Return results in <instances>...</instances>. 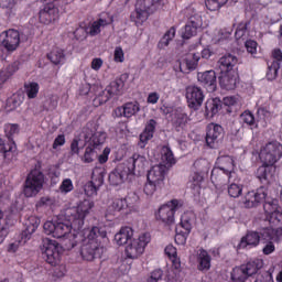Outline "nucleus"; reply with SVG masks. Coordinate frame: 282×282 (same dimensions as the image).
<instances>
[{"instance_id":"obj_1","label":"nucleus","mask_w":282,"mask_h":282,"mask_svg":"<svg viewBox=\"0 0 282 282\" xmlns=\"http://www.w3.org/2000/svg\"><path fill=\"white\" fill-rule=\"evenodd\" d=\"M94 202L89 199L83 200L79 206L65 210L66 223L61 220H47L43 225L45 235L54 237V239H63L64 250H73L78 246V235L72 234V229L82 230L85 226V217L91 213Z\"/></svg>"},{"instance_id":"obj_2","label":"nucleus","mask_w":282,"mask_h":282,"mask_svg":"<svg viewBox=\"0 0 282 282\" xmlns=\"http://www.w3.org/2000/svg\"><path fill=\"white\" fill-rule=\"evenodd\" d=\"M107 239V230L104 227H93L84 230V239L80 248L82 259L84 261H94L101 259L105 254L102 241Z\"/></svg>"},{"instance_id":"obj_3","label":"nucleus","mask_w":282,"mask_h":282,"mask_svg":"<svg viewBox=\"0 0 282 282\" xmlns=\"http://www.w3.org/2000/svg\"><path fill=\"white\" fill-rule=\"evenodd\" d=\"M166 3H169V0H138L135 10L130 14V20L135 23L137 26H140L149 19L150 14L162 10Z\"/></svg>"},{"instance_id":"obj_4","label":"nucleus","mask_w":282,"mask_h":282,"mask_svg":"<svg viewBox=\"0 0 282 282\" xmlns=\"http://www.w3.org/2000/svg\"><path fill=\"white\" fill-rule=\"evenodd\" d=\"M45 184V174L39 169L31 170L23 184L24 197H36L43 191Z\"/></svg>"},{"instance_id":"obj_5","label":"nucleus","mask_w":282,"mask_h":282,"mask_svg":"<svg viewBox=\"0 0 282 282\" xmlns=\"http://www.w3.org/2000/svg\"><path fill=\"white\" fill-rule=\"evenodd\" d=\"M263 268V260L254 259L246 264L236 267L231 271V281L230 282H246L250 276H254Z\"/></svg>"},{"instance_id":"obj_6","label":"nucleus","mask_w":282,"mask_h":282,"mask_svg":"<svg viewBox=\"0 0 282 282\" xmlns=\"http://www.w3.org/2000/svg\"><path fill=\"white\" fill-rule=\"evenodd\" d=\"M131 197L127 196L124 198H115L111 204L108 205L106 209V219L108 221H113V217H118L120 215H128V213H132L134 210L135 205L129 202Z\"/></svg>"},{"instance_id":"obj_7","label":"nucleus","mask_w":282,"mask_h":282,"mask_svg":"<svg viewBox=\"0 0 282 282\" xmlns=\"http://www.w3.org/2000/svg\"><path fill=\"white\" fill-rule=\"evenodd\" d=\"M183 206L184 202L174 198L159 208L155 218L159 221L166 224V226H171V224H175V213Z\"/></svg>"},{"instance_id":"obj_8","label":"nucleus","mask_w":282,"mask_h":282,"mask_svg":"<svg viewBox=\"0 0 282 282\" xmlns=\"http://www.w3.org/2000/svg\"><path fill=\"white\" fill-rule=\"evenodd\" d=\"M149 243H151V234L149 232H144L139 238L130 240L126 246V257L128 259H138V257L144 253V249Z\"/></svg>"},{"instance_id":"obj_9","label":"nucleus","mask_w":282,"mask_h":282,"mask_svg":"<svg viewBox=\"0 0 282 282\" xmlns=\"http://www.w3.org/2000/svg\"><path fill=\"white\" fill-rule=\"evenodd\" d=\"M4 134L8 138V143L2 147L1 152L6 160H12L17 155V142H14V135L19 133V123H6Z\"/></svg>"},{"instance_id":"obj_10","label":"nucleus","mask_w":282,"mask_h":282,"mask_svg":"<svg viewBox=\"0 0 282 282\" xmlns=\"http://www.w3.org/2000/svg\"><path fill=\"white\" fill-rule=\"evenodd\" d=\"M263 210L265 221H269V224H272L273 226H279L282 224V208L281 205H279V199L269 198L265 196Z\"/></svg>"},{"instance_id":"obj_11","label":"nucleus","mask_w":282,"mask_h":282,"mask_svg":"<svg viewBox=\"0 0 282 282\" xmlns=\"http://www.w3.org/2000/svg\"><path fill=\"white\" fill-rule=\"evenodd\" d=\"M262 164H274L282 158V145L281 143L273 141L267 143L260 151L259 154Z\"/></svg>"},{"instance_id":"obj_12","label":"nucleus","mask_w":282,"mask_h":282,"mask_svg":"<svg viewBox=\"0 0 282 282\" xmlns=\"http://www.w3.org/2000/svg\"><path fill=\"white\" fill-rule=\"evenodd\" d=\"M43 258L50 265L61 263V245L52 239L43 240Z\"/></svg>"},{"instance_id":"obj_13","label":"nucleus","mask_w":282,"mask_h":282,"mask_svg":"<svg viewBox=\"0 0 282 282\" xmlns=\"http://www.w3.org/2000/svg\"><path fill=\"white\" fill-rule=\"evenodd\" d=\"M232 107L237 105V98L225 97L223 101L219 98L209 99L205 104V116L206 118H215L217 113L221 110V107Z\"/></svg>"},{"instance_id":"obj_14","label":"nucleus","mask_w":282,"mask_h":282,"mask_svg":"<svg viewBox=\"0 0 282 282\" xmlns=\"http://www.w3.org/2000/svg\"><path fill=\"white\" fill-rule=\"evenodd\" d=\"M185 98L187 100V107L197 111L202 105H204V90L199 86L191 85L185 89Z\"/></svg>"},{"instance_id":"obj_15","label":"nucleus","mask_w":282,"mask_h":282,"mask_svg":"<svg viewBox=\"0 0 282 282\" xmlns=\"http://www.w3.org/2000/svg\"><path fill=\"white\" fill-rule=\"evenodd\" d=\"M0 45L7 50V52H15L21 45V33L18 30L9 29L0 34Z\"/></svg>"},{"instance_id":"obj_16","label":"nucleus","mask_w":282,"mask_h":282,"mask_svg":"<svg viewBox=\"0 0 282 282\" xmlns=\"http://www.w3.org/2000/svg\"><path fill=\"white\" fill-rule=\"evenodd\" d=\"M191 230H193V224L191 223L188 214L185 213L181 216L180 226L175 229V243H177V246H184L186 239H188V236L191 235Z\"/></svg>"},{"instance_id":"obj_17","label":"nucleus","mask_w":282,"mask_h":282,"mask_svg":"<svg viewBox=\"0 0 282 282\" xmlns=\"http://www.w3.org/2000/svg\"><path fill=\"white\" fill-rule=\"evenodd\" d=\"M224 140V127L217 123H209L206 129V144L209 149H217V144H219Z\"/></svg>"},{"instance_id":"obj_18","label":"nucleus","mask_w":282,"mask_h":282,"mask_svg":"<svg viewBox=\"0 0 282 282\" xmlns=\"http://www.w3.org/2000/svg\"><path fill=\"white\" fill-rule=\"evenodd\" d=\"M40 23L44 25H50V23H54V21H58V8L54 2L50 1L44 4L43 9L39 12Z\"/></svg>"},{"instance_id":"obj_19","label":"nucleus","mask_w":282,"mask_h":282,"mask_svg":"<svg viewBox=\"0 0 282 282\" xmlns=\"http://www.w3.org/2000/svg\"><path fill=\"white\" fill-rule=\"evenodd\" d=\"M140 111V102L128 101L113 110L115 118H133Z\"/></svg>"},{"instance_id":"obj_20","label":"nucleus","mask_w":282,"mask_h":282,"mask_svg":"<svg viewBox=\"0 0 282 282\" xmlns=\"http://www.w3.org/2000/svg\"><path fill=\"white\" fill-rule=\"evenodd\" d=\"M129 175H131L129 173V170H127V166L121 163L109 173V184L111 186H120L121 184H124V181L127 180V177H129Z\"/></svg>"},{"instance_id":"obj_21","label":"nucleus","mask_w":282,"mask_h":282,"mask_svg":"<svg viewBox=\"0 0 282 282\" xmlns=\"http://www.w3.org/2000/svg\"><path fill=\"white\" fill-rule=\"evenodd\" d=\"M236 176L237 174L226 172L219 167H214L210 174V182L214 184V186H224L225 184H228V182H232V178Z\"/></svg>"},{"instance_id":"obj_22","label":"nucleus","mask_w":282,"mask_h":282,"mask_svg":"<svg viewBox=\"0 0 282 282\" xmlns=\"http://www.w3.org/2000/svg\"><path fill=\"white\" fill-rule=\"evenodd\" d=\"M198 82L209 94L217 91V73H215V70L199 73Z\"/></svg>"},{"instance_id":"obj_23","label":"nucleus","mask_w":282,"mask_h":282,"mask_svg":"<svg viewBox=\"0 0 282 282\" xmlns=\"http://www.w3.org/2000/svg\"><path fill=\"white\" fill-rule=\"evenodd\" d=\"M202 28V15H192L182 32V37L185 40L193 39L197 34V30Z\"/></svg>"},{"instance_id":"obj_24","label":"nucleus","mask_w":282,"mask_h":282,"mask_svg":"<svg viewBox=\"0 0 282 282\" xmlns=\"http://www.w3.org/2000/svg\"><path fill=\"white\" fill-rule=\"evenodd\" d=\"M276 173V167L274 165L262 163L256 172L257 178L261 184H270L274 182V174Z\"/></svg>"},{"instance_id":"obj_25","label":"nucleus","mask_w":282,"mask_h":282,"mask_svg":"<svg viewBox=\"0 0 282 282\" xmlns=\"http://www.w3.org/2000/svg\"><path fill=\"white\" fill-rule=\"evenodd\" d=\"M96 171L93 172L91 181L88 182L84 191L88 197H94L98 193V188L105 184V175L102 172H99L98 175H96Z\"/></svg>"},{"instance_id":"obj_26","label":"nucleus","mask_w":282,"mask_h":282,"mask_svg":"<svg viewBox=\"0 0 282 282\" xmlns=\"http://www.w3.org/2000/svg\"><path fill=\"white\" fill-rule=\"evenodd\" d=\"M261 241V236L257 231H248L246 236L240 239L237 250H246V248H257Z\"/></svg>"},{"instance_id":"obj_27","label":"nucleus","mask_w":282,"mask_h":282,"mask_svg":"<svg viewBox=\"0 0 282 282\" xmlns=\"http://www.w3.org/2000/svg\"><path fill=\"white\" fill-rule=\"evenodd\" d=\"M158 127V121L155 119H150L144 130L141 132L139 137V147L140 149H144L147 144H149V140H152L153 135L155 134V128Z\"/></svg>"},{"instance_id":"obj_28","label":"nucleus","mask_w":282,"mask_h":282,"mask_svg":"<svg viewBox=\"0 0 282 282\" xmlns=\"http://www.w3.org/2000/svg\"><path fill=\"white\" fill-rule=\"evenodd\" d=\"M41 226V218L36 216H30L25 221V229L22 231V241L28 243L32 239V235L36 232V229Z\"/></svg>"},{"instance_id":"obj_29","label":"nucleus","mask_w":282,"mask_h":282,"mask_svg":"<svg viewBox=\"0 0 282 282\" xmlns=\"http://www.w3.org/2000/svg\"><path fill=\"white\" fill-rule=\"evenodd\" d=\"M165 177L166 165L163 164L152 166L147 175L148 182H154L155 184H159V186H162Z\"/></svg>"},{"instance_id":"obj_30","label":"nucleus","mask_w":282,"mask_h":282,"mask_svg":"<svg viewBox=\"0 0 282 282\" xmlns=\"http://www.w3.org/2000/svg\"><path fill=\"white\" fill-rule=\"evenodd\" d=\"M265 197H268V194L263 187L257 189V192H249L246 195L245 206L246 208H254L259 206V204H261Z\"/></svg>"},{"instance_id":"obj_31","label":"nucleus","mask_w":282,"mask_h":282,"mask_svg":"<svg viewBox=\"0 0 282 282\" xmlns=\"http://www.w3.org/2000/svg\"><path fill=\"white\" fill-rule=\"evenodd\" d=\"M147 163V158L134 153L131 158H129L123 165L128 170L130 175H133L135 173V169L140 172L142 169H144V164Z\"/></svg>"},{"instance_id":"obj_32","label":"nucleus","mask_w":282,"mask_h":282,"mask_svg":"<svg viewBox=\"0 0 282 282\" xmlns=\"http://www.w3.org/2000/svg\"><path fill=\"white\" fill-rule=\"evenodd\" d=\"M213 258L206 249H199L196 254L197 270L199 272H208L212 268Z\"/></svg>"},{"instance_id":"obj_33","label":"nucleus","mask_w":282,"mask_h":282,"mask_svg":"<svg viewBox=\"0 0 282 282\" xmlns=\"http://www.w3.org/2000/svg\"><path fill=\"white\" fill-rule=\"evenodd\" d=\"M237 56L232 54H226L218 61L219 69L221 74L232 72L235 65L238 63Z\"/></svg>"},{"instance_id":"obj_34","label":"nucleus","mask_w":282,"mask_h":282,"mask_svg":"<svg viewBox=\"0 0 282 282\" xmlns=\"http://www.w3.org/2000/svg\"><path fill=\"white\" fill-rule=\"evenodd\" d=\"M111 23H113V15L100 18L99 20L93 22L88 30V34L90 36H98V34L101 32L100 28H107V25H111Z\"/></svg>"},{"instance_id":"obj_35","label":"nucleus","mask_w":282,"mask_h":282,"mask_svg":"<svg viewBox=\"0 0 282 282\" xmlns=\"http://www.w3.org/2000/svg\"><path fill=\"white\" fill-rule=\"evenodd\" d=\"M216 164V169H220V171H226V173L237 175L235 172V160L230 158V155L218 156Z\"/></svg>"},{"instance_id":"obj_36","label":"nucleus","mask_w":282,"mask_h":282,"mask_svg":"<svg viewBox=\"0 0 282 282\" xmlns=\"http://www.w3.org/2000/svg\"><path fill=\"white\" fill-rule=\"evenodd\" d=\"M133 240V228L122 227L118 234L115 235L117 246H124Z\"/></svg>"},{"instance_id":"obj_37","label":"nucleus","mask_w":282,"mask_h":282,"mask_svg":"<svg viewBox=\"0 0 282 282\" xmlns=\"http://www.w3.org/2000/svg\"><path fill=\"white\" fill-rule=\"evenodd\" d=\"M122 89H124V80H122V78L112 80L106 88L107 100L113 98V96H121Z\"/></svg>"},{"instance_id":"obj_38","label":"nucleus","mask_w":282,"mask_h":282,"mask_svg":"<svg viewBox=\"0 0 282 282\" xmlns=\"http://www.w3.org/2000/svg\"><path fill=\"white\" fill-rule=\"evenodd\" d=\"M46 58L53 65H65V51L61 47H54L50 53L46 54Z\"/></svg>"},{"instance_id":"obj_39","label":"nucleus","mask_w":282,"mask_h":282,"mask_svg":"<svg viewBox=\"0 0 282 282\" xmlns=\"http://www.w3.org/2000/svg\"><path fill=\"white\" fill-rule=\"evenodd\" d=\"M202 182H204V176H202L200 172H194L191 175L188 185L195 197L202 193Z\"/></svg>"},{"instance_id":"obj_40","label":"nucleus","mask_w":282,"mask_h":282,"mask_svg":"<svg viewBox=\"0 0 282 282\" xmlns=\"http://www.w3.org/2000/svg\"><path fill=\"white\" fill-rule=\"evenodd\" d=\"M219 85L221 89L232 91L237 87V76L229 73H225L219 77Z\"/></svg>"},{"instance_id":"obj_41","label":"nucleus","mask_w":282,"mask_h":282,"mask_svg":"<svg viewBox=\"0 0 282 282\" xmlns=\"http://www.w3.org/2000/svg\"><path fill=\"white\" fill-rule=\"evenodd\" d=\"M24 97L21 93H15L11 97L7 99L6 111L10 113V111H15L19 109L20 105H23Z\"/></svg>"},{"instance_id":"obj_42","label":"nucleus","mask_w":282,"mask_h":282,"mask_svg":"<svg viewBox=\"0 0 282 282\" xmlns=\"http://www.w3.org/2000/svg\"><path fill=\"white\" fill-rule=\"evenodd\" d=\"M239 122L242 124V127H249L251 129H257V119H254V113L250 110H245L240 117Z\"/></svg>"},{"instance_id":"obj_43","label":"nucleus","mask_w":282,"mask_h":282,"mask_svg":"<svg viewBox=\"0 0 282 282\" xmlns=\"http://www.w3.org/2000/svg\"><path fill=\"white\" fill-rule=\"evenodd\" d=\"M259 235L262 241H274L275 243H279V229L264 228L260 231Z\"/></svg>"},{"instance_id":"obj_44","label":"nucleus","mask_w":282,"mask_h":282,"mask_svg":"<svg viewBox=\"0 0 282 282\" xmlns=\"http://www.w3.org/2000/svg\"><path fill=\"white\" fill-rule=\"evenodd\" d=\"M40 89L41 86L36 82L24 83V93L26 94L29 100H34V98L39 96Z\"/></svg>"},{"instance_id":"obj_45","label":"nucleus","mask_w":282,"mask_h":282,"mask_svg":"<svg viewBox=\"0 0 282 282\" xmlns=\"http://www.w3.org/2000/svg\"><path fill=\"white\" fill-rule=\"evenodd\" d=\"M19 72V66L17 64H10L4 69L0 72V86L3 85V83L10 80L14 74Z\"/></svg>"},{"instance_id":"obj_46","label":"nucleus","mask_w":282,"mask_h":282,"mask_svg":"<svg viewBox=\"0 0 282 282\" xmlns=\"http://www.w3.org/2000/svg\"><path fill=\"white\" fill-rule=\"evenodd\" d=\"M161 160L164 162V164H167L169 166H173L175 164V155L173 154V151L171 150V147L163 145L161 149Z\"/></svg>"},{"instance_id":"obj_47","label":"nucleus","mask_w":282,"mask_h":282,"mask_svg":"<svg viewBox=\"0 0 282 282\" xmlns=\"http://www.w3.org/2000/svg\"><path fill=\"white\" fill-rule=\"evenodd\" d=\"M107 140V133L105 132H95L89 141L88 147H91L93 149H98V147H102V143Z\"/></svg>"},{"instance_id":"obj_48","label":"nucleus","mask_w":282,"mask_h":282,"mask_svg":"<svg viewBox=\"0 0 282 282\" xmlns=\"http://www.w3.org/2000/svg\"><path fill=\"white\" fill-rule=\"evenodd\" d=\"M232 39V29H220L218 34L214 37V42L218 45H224L226 41Z\"/></svg>"},{"instance_id":"obj_49","label":"nucleus","mask_w":282,"mask_h":282,"mask_svg":"<svg viewBox=\"0 0 282 282\" xmlns=\"http://www.w3.org/2000/svg\"><path fill=\"white\" fill-rule=\"evenodd\" d=\"M188 123V115L184 112H176L174 116V127L176 131H180V129H184L186 124Z\"/></svg>"},{"instance_id":"obj_50","label":"nucleus","mask_w":282,"mask_h":282,"mask_svg":"<svg viewBox=\"0 0 282 282\" xmlns=\"http://www.w3.org/2000/svg\"><path fill=\"white\" fill-rule=\"evenodd\" d=\"M227 193L229 197L237 199V197H241V194L243 193V185L238 183H231L227 187Z\"/></svg>"},{"instance_id":"obj_51","label":"nucleus","mask_w":282,"mask_h":282,"mask_svg":"<svg viewBox=\"0 0 282 282\" xmlns=\"http://www.w3.org/2000/svg\"><path fill=\"white\" fill-rule=\"evenodd\" d=\"M175 39V29L172 26L170 30L166 31V33L163 35V37L159 42L160 50H164V47H169V43H171V40Z\"/></svg>"},{"instance_id":"obj_52","label":"nucleus","mask_w":282,"mask_h":282,"mask_svg":"<svg viewBox=\"0 0 282 282\" xmlns=\"http://www.w3.org/2000/svg\"><path fill=\"white\" fill-rule=\"evenodd\" d=\"M228 3V0H206L205 6L210 12H217Z\"/></svg>"},{"instance_id":"obj_53","label":"nucleus","mask_w":282,"mask_h":282,"mask_svg":"<svg viewBox=\"0 0 282 282\" xmlns=\"http://www.w3.org/2000/svg\"><path fill=\"white\" fill-rule=\"evenodd\" d=\"M199 59H200L199 53L189 54L185 59V65L187 69L189 70L197 69V65H199Z\"/></svg>"},{"instance_id":"obj_54","label":"nucleus","mask_w":282,"mask_h":282,"mask_svg":"<svg viewBox=\"0 0 282 282\" xmlns=\"http://www.w3.org/2000/svg\"><path fill=\"white\" fill-rule=\"evenodd\" d=\"M267 80H275L276 76H279V69H281V66L279 64H272V62H267Z\"/></svg>"},{"instance_id":"obj_55","label":"nucleus","mask_w":282,"mask_h":282,"mask_svg":"<svg viewBox=\"0 0 282 282\" xmlns=\"http://www.w3.org/2000/svg\"><path fill=\"white\" fill-rule=\"evenodd\" d=\"M96 160V148H91V145H87L84 155L82 156V162L84 164H91Z\"/></svg>"},{"instance_id":"obj_56","label":"nucleus","mask_w":282,"mask_h":282,"mask_svg":"<svg viewBox=\"0 0 282 282\" xmlns=\"http://www.w3.org/2000/svg\"><path fill=\"white\" fill-rule=\"evenodd\" d=\"M194 169L197 173H208L210 171V163L206 159H199L194 162Z\"/></svg>"},{"instance_id":"obj_57","label":"nucleus","mask_w":282,"mask_h":282,"mask_svg":"<svg viewBox=\"0 0 282 282\" xmlns=\"http://www.w3.org/2000/svg\"><path fill=\"white\" fill-rule=\"evenodd\" d=\"M250 25V21H242L238 24L235 37L239 41V39H243L246 34L248 33V26Z\"/></svg>"},{"instance_id":"obj_58","label":"nucleus","mask_w":282,"mask_h":282,"mask_svg":"<svg viewBox=\"0 0 282 282\" xmlns=\"http://www.w3.org/2000/svg\"><path fill=\"white\" fill-rule=\"evenodd\" d=\"M58 191L59 193H62V195H67V193H72V191H74V183L72 182V178L63 180L58 187Z\"/></svg>"},{"instance_id":"obj_59","label":"nucleus","mask_w":282,"mask_h":282,"mask_svg":"<svg viewBox=\"0 0 282 282\" xmlns=\"http://www.w3.org/2000/svg\"><path fill=\"white\" fill-rule=\"evenodd\" d=\"M58 107V98L51 96L43 104V111H54Z\"/></svg>"},{"instance_id":"obj_60","label":"nucleus","mask_w":282,"mask_h":282,"mask_svg":"<svg viewBox=\"0 0 282 282\" xmlns=\"http://www.w3.org/2000/svg\"><path fill=\"white\" fill-rule=\"evenodd\" d=\"M164 276V271L162 269H155L150 272V275L147 279V282H160Z\"/></svg>"},{"instance_id":"obj_61","label":"nucleus","mask_w":282,"mask_h":282,"mask_svg":"<svg viewBox=\"0 0 282 282\" xmlns=\"http://www.w3.org/2000/svg\"><path fill=\"white\" fill-rule=\"evenodd\" d=\"M268 63H272L273 65L276 64L281 67L282 64V51L281 48H274L271 52V59Z\"/></svg>"},{"instance_id":"obj_62","label":"nucleus","mask_w":282,"mask_h":282,"mask_svg":"<svg viewBox=\"0 0 282 282\" xmlns=\"http://www.w3.org/2000/svg\"><path fill=\"white\" fill-rule=\"evenodd\" d=\"M254 282H274V278L269 271L258 273Z\"/></svg>"},{"instance_id":"obj_63","label":"nucleus","mask_w":282,"mask_h":282,"mask_svg":"<svg viewBox=\"0 0 282 282\" xmlns=\"http://www.w3.org/2000/svg\"><path fill=\"white\" fill-rule=\"evenodd\" d=\"M158 186H160V184L155 183V182H151L148 181L144 185V193L145 195H153V193H155V191H158Z\"/></svg>"},{"instance_id":"obj_64","label":"nucleus","mask_w":282,"mask_h":282,"mask_svg":"<svg viewBox=\"0 0 282 282\" xmlns=\"http://www.w3.org/2000/svg\"><path fill=\"white\" fill-rule=\"evenodd\" d=\"M166 282H182V275L175 273V271H169L165 275Z\"/></svg>"}]
</instances>
